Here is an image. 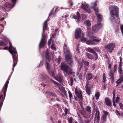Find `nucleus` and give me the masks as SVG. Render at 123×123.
I'll list each match as a JSON object with an SVG mask.
<instances>
[{"label": "nucleus", "instance_id": "58", "mask_svg": "<svg viewBox=\"0 0 123 123\" xmlns=\"http://www.w3.org/2000/svg\"><path fill=\"white\" fill-rule=\"evenodd\" d=\"M60 57L58 59H57V60L58 61V63H59L60 62Z\"/></svg>", "mask_w": 123, "mask_h": 123}, {"label": "nucleus", "instance_id": "47", "mask_svg": "<svg viewBox=\"0 0 123 123\" xmlns=\"http://www.w3.org/2000/svg\"><path fill=\"white\" fill-rule=\"evenodd\" d=\"M117 66L116 65H115L114 67V72H115L117 70Z\"/></svg>", "mask_w": 123, "mask_h": 123}, {"label": "nucleus", "instance_id": "49", "mask_svg": "<svg viewBox=\"0 0 123 123\" xmlns=\"http://www.w3.org/2000/svg\"><path fill=\"white\" fill-rule=\"evenodd\" d=\"M119 105L121 109H123V105L121 103H119Z\"/></svg>", "mask_w": 123, "mask_h": 123}, {"label": "nucleus", "instance_id": "20", "mask_svg": "<svg viewBox=\"0 0 123 123\" xmlns=\"http://www.w3.org/2000/svg\"><path fill=\"white\" fill-rule=\"evenodd\" d=\"M109 75L111 80V82L112 83L114 82V81L115 78L114 74L112 73V71L110 72L109 74Z\"/></svg>", "mask_w": 123, "mask_h": 123}, {"label": "nucleus", "instance_id": "14", "mask_svg": "<svg viewBox=\"0 0 123 123\" xmlns=\"http://www.w3.org/2000/svg\"><path fill=\"white\" fill-rule=\"evenodd\" d=\"M93 111H96L95 113V118L94 121H96V122L97 123L99 122L100 120V117L99 116V111H98L96 109H95V108H94Z\"/></svg>", "mask_w": 123, "mask_h": 123}, {"label": "nucleus", "instance_id": "15", "mask_svg": "<svg viewBox=\"0 0 123 123\" xmlns=\"http://www.w3.org/2000/svg\"><path fill=\"white\" fill-rule=\"evenodd\" d=\"M11 1L13 4H12L8 3H6L5 5L6 7L12 8L16 4V0H11Z\"/></svg>", "mask_w": 123, "mask_h": 123}, {"label": "nucleus", "instance_id": "11", "mask_svg": "<svg viewBox=\"0 0 123 123\" xmlns=\"http://www.w3.org/2000/svg\"><path fill=\"white\" fill-rule=\"evenodd\" d=\"M92 86V84H90L88 81L87 82L86 86V91L88 95H90V94Z\"/></svg>", "mask_w": 123, "mask_h": 123}, {"label": "nucleus", "instance_id": "37", "mask_svg": "<svg viewBox=\"0 0 123 123\" xmlns=\"http://www.w3.org/2000/svg\"><path fill=\"white\" fill-rule=\"evenodd\" d=\"M106 116L103 115L101 117L102 119L103 120V122H104L105 121V120L106 119Z\"/></svg>", "mask_w": 123, "mask_h": 123}, {"label": "nucleus", "instance_id": "5", "mask_svg": "<svg viewBox=\"0 0 123 123\" xmlns=\"http://www.w3.org/2000/svg\"><path fill=\"white\" fill-rule=\"evenodd\" d=\"M61 69L64 71L66 74H70L71 73V70L70 68L66 64L62 63L60 66Z\"/></svg>", "mask_w": 123, "mask_h": 123}, {"label": "nucleus", "instance_id": "55", "mask_svg": "<svg viewBox=\"0 0 123 123\" xmlns=\"http://www.w3.org/2000/svg\"><path fill=\"white\" fill-rule=\"evenodd\" d=\"M51 95L53 96V97H56V95L53 93H52L51 94Z\"/></svg>", "mask_w": 123, "mask_h": 123}, {"label": "nucleus", "instance_id": "43", "mask_svg": "<svg viewBox=\"0 0 123 123\" xmlns=\"http://www.w3.org/2000/svg\"><path fill=\"white\" fill-rule=\"evenodd\" d=\"M103 112L104 113V115H105L107 116V115H108L109 114V113L106 111H103Z\"/></svg>", "mask_w": 123, "mask_h": 123}, {"label": "nucleus", "instance_id": "53", "mask_svg": "<svg viewBox=\"0 0 123 123\" xmlns=\"http://www.w3.org/2000/svg\"><path fill=\"white\" fill-rule=\"evenodd\" d=\"M51 41L50 39L49 40V41H48V45L49 46L50 44H51Z\"/></svg>", "mask_w": 123, "mask_h": 123}, {"label": "nucleus", "instance_id": "29", "mask_svg": "<svg viewBox=\"0 0 123 123\" xmlns=\"http://www.w3.org/2000/svg\"><path fill=\"white\" fill-rule=\"evenodd\" d=\"M103 82L105 84V83L106 81V77L105 75V73H104L103 75Z\"/></svg>", "mask_w": 123, "mask_h": 123}, {"label": "nucleus", "instance_id": "33", "mask_svg": "<svg viewBox=\"0 0 123 123\" xmlns=\"http://www.w3.org/2000/svg\"><path fill=\"white\" fill-rule=\"evenodd\" d=\"M80 38L82 42H84L87 40V39L84 37L83 35L82 36V37H81Z\"/></svg>", "mask_w": 123, "mask_h": 123}, {"label": "nucleus", "instance_id": "9", "mask_svg": "<svg viewBox=\"0 0 123 123\" xmlns=\"http://www.w3.org/2000/svg\"><path fill=\"white\" fill-rule=\"evenodd\" d=\"M83 35V34L82 33V31L80 29L77 28L76 29L75 34V37L76 39H77L80 38L81 36Z\"/></svg>", "mask_w": 123, "mask_h": 123}, {"label": "nucleus", "instance_id": "18", "mask_svg": "<svg viewBox=\"0 0 123 123\" xmlns=\"http://www.w3.org/2000/svg\"><path fill=\"white\" fill-rule=\"evenodd\" d=\"M87 51L92 53L94 54L95 57V58L96 60L98 59V57L97 54L92 49L90 48H88L87 49Z\"/></svg>", "mask_w": 123, "mask_h": 123}, {"label": "nucleus", "instance_id": "10", "mask_svg": "<svg viewBox=\"0 0 123 123\" xmlns=\"http://www.w3.org/2000/svg\"><path fill=\"white\" fill-rule=\"evenodd\" d=\"M47 40L45 39V37L43 35L42 36V37L40 41L39 47L40 48L44 47L46 44Z\"/></svg>", "mask_w": 123, "mask_h": 123}, {"label": "nucleus", "instance_id": "38", "mask_svg": "<svg viewBox=\"0 0 123 123\" xmlns=\"http://www.w3.org/2000/svg\"><path fill=\"white\" fill-rule=\"evenodd\" d=\"M0 45L1 46H6V44L2 41H0Z\"/></svg>", "mask_w": 123, "mask_h": 123}, {"label": "nucleus", "instance_id": "25", "mask_svg": "<svg viewBox=\"0 0 123 123\" xmlns=\"http://www.w3.org/2000/svg\"><path fill=\"white\" fill-rule=\"evenodd\" d=\"M120 78L117 81V83L118 84H119L121 82H122L123 81L122 74H120Z\"/></svg>", "mask_w": 123, "mask_h": 123}, {"label": "nucleus", "instance_id": "52", "mask_svg": "<svg viewBox=\"0 0 123 123\" xmlns=\"http://www.w3.org/2000/svg\"><path fill=\"white\" fill-rule=\"evenodd\" d=\"M68 111V110L67 109H65V115H66L67 114V113ZM63 115H64V114H63Z\"/></svg>", "mask_w": 123, "mask_h": 123}, {"label": "nucleus", "instance_id": "24", "mask_svg": "<svg viewBox=\"0 0 123 123\" xmlns=\"http://www.w3.org/2000/svg\"><path fill=\"white\" fill-rule=\"evenodd\" d=\"M80 17V13L79 12H77V16H74L73 17V18L77 20H76V21L79 22Z\"/></svg>", "mask_w": 123, "mask_h": 123}, {"label": "nucleus", "instance_id": "1", "mask_svg": "<svg viewBox=\"0 0 123 123\" xmlns=\"http://www.w3.org/2000/svg\"><path fill=\"white\" fill-rule=\"evenodd\" d=\"M110 13L111 16V18L112 21L115 22L116 25L119 23L120 19L117 17L118 8L115 6H110Z\"/></svg>", "mask_w": 123, "mask_h": 123}, {"label": "nucleus", "instance_id": "28", "mask_svg": "<svg viewBox=\"0 0 123 123\" xmlns=\"http://www.w3.org/2000/svg\"><path fill=\"white\" fill-rule=\"evenodd\" d=\"M85 55L89 59H92L93 58V57L92 55H90L88 53H86Z\"/></svg>", "mask_w": 123, "mask_h": 123}, {"label": "nucleus", "instance_id": "19", "mask_svg": "<svg viewBox=\"0 0 123 123\" xmlns=\"http://www.w3.org/2000/svg\"><path fill=\"white\" fill-rule=\"evenodd\" d=\"M105 102L106 105L108 106H110L111 105V101L110 100L109 98L107 97H106L105 98Z\"/></svg>", "mask_w": 123, "mask_h": 123}, {"label": "nucleus", "instance_id": "32", "mask_svg": "<svg viewBox=\"0 0 123 123\" xmlns=\"http://www.w3.org/2000/svg\"><path fill=\"white\" fill-rule=\"evenodd\" d=\"M51 81L55 85V87H58L59 84L58 82L52 80H51Z\"/></svg>", "mask_w": 123, "mask_h": 123}, {"label": "nucleus", "instance_id": "42", "mask_svg": "<svg viewBox=\"0 0 123 123\" xmlns=\"http://www.w3.org/2000/svg\"><path fill=\"white\" fill-rule=\"evenodd\" d=\"M73 77H72L71 78L70 80L71 81L70 85L72 86L73 85Z\"/></svg>", "mask_w": 123, "mask_h": 123}, {"label": "nucleus", "instance_id": "17", "mask_svg": "<svg viewBox=\"0 0 123 123\" xmlns=\"http://www.w3.org/2000/svg\"><path fill=\"white\" fill-rule=\"evenodd\" d=\"M53 53H52L51 55L50 56V57L48 50H47L46 51V60H48V61H49V62H50V61L51 60H52L53 58Z\"/></svg>", "mask_w": 123, "mask_h": 123}, {"label": "nucleus", "instance_id": "12", "mask_svg": "<svg viewBox=\"0 0 123 123\" xmlns=\"http://www.w3.org/2000/svg\"><path fill=\"white\" fill-rule=\"evenodd\" d=\"M92 40L91 41L88 40L86 41V43L88 44L94 45L95 44V42H99L100 40L96 37L94 38L93 37H91Z\"/></svg>", "mask_w": 123, "mask_h": 123}, {"label": "nucleus", "instance_id": "31", "mask_svg": "<svg viewBox=\"0 0 123 123\" xmlns=\"http://www.w3.org/2000/svg\"><path fill=\"white\" fill-rule=\"evenodd\" d=\"M86 110L89 112H91V107L89 106L86 107Z\"/></svg>", "mask_w": 123, "mask_h": 123}, {"label": "nucleus", "instance_id": "4", "mask_svg": "<svg viewBox=\"0 0 123 123\" xmlns=\"http://www.w3.org/2000/svg\"><path fill=\"white\" fill-rule=\"evenodd\" d=\"M93 6L92 7H91L92 9H93L94 11H95V13L98 18V22H99L100 23L101 22L102 20V16L101 14L98 13V7L96 6L97 4L96 2H93L92 4Z\"/></svg>", "mask_w": 123, "mask_h": 123}, {"label": "nucleus", "instance_id": "63", "mask_svg": "<svg viewBox=\"0 0 123 123\" xmlns=\"http://www.w3.org/2000/svg\"><path fill=\"white\" fill-rule=\"evenodd\" d=\"M92 67L93 68V69H94V68L95 67V65L94 64H93V65H92Z\"/></svg>", "mask_w": 123, "mask_h": 123}, {"label": "nucleus", "instance_id": "48", "mask_svg": "<svg viewBox=\"0 0 123 123\" xmlns=\"http://www.w3.org/2000/svg\"><path fill=\"white\" fill-rule=\"evenodd\" d=\"M116 113L117 115V116H119L120 115L121 113L117 111L116 110Z\"/></svg>", "mask_w": 123, "mask_h": 123}, {"label": "nucleus", "instance_id": "61", "mask_svg": "<svg viewBox=\"0 0 123 123\" xmlns=\"http://www.w3.org/2000/svg\"><path fill=\"white\" fill-rule=\"evenodd\" d=\"M58 7H57L56 9H55V11L56 12H57L58 11Z\"/></svg>", "mask_w": 123, "mask_h": 123}, {"label": "nucleus", "instance_id": "46", "mask_svg": "<svg viewBox=\"0 0 123 123\" xmlns=\"http://www.w3.org/2000/svg\"><path fill=\"white\" fill-rule=\"evenodd\" d=\"M119 101V98L118 97H117L116 99V103H118Z\"/></svg>", "mask_w": 123, "mask_h": 123}, {"label": "nucleus", "instance_id": "27", "mask_svg": "<svg viewBox=\"0 0 123 123\" xmlns=\"http://www.w3.org/2000/svg\"><path fill=\"white\" fill-rule=\"evenodd\" d=\"M92 74L88 73L87 75L86 79L87 80H89L92 79Z\"/></svg>", "mask_w": 123, "mask_h": 123}, {"label": "nucleus", "instance_id": "64", "mask_svg": "<svg viewBox=\"0 0 123 123\" xmlns=\"http://www.w3.org/2000/svg\"><path fill=\"white\" fill-rule=\"evenodd\" d=\"M87 69H88L87 68H86L85 69V71L86 72H87Z\"/></svg>", "mask_w": 123, "mask_h": 123}, {"label": "nucleus", "instance_id": "8", "mask_svg": "<svg viewBox=\"0 0 123 123\" xmlns=\"http://www.w3.org/2000/svg\"><path fill=\"white\" fill-rule=\"evenodd\" d=\"M115 46V43H111L108 44L106 45L105 47L107 49L108 51L110 53L112 52Z\"/></svg>", "mask_w": 123, "mask_h": 123}, {"label": "nucleus", "instance_id": "56", "mask_svg": "<svg viewBox=\"0 0 123 123\" xmlns=\"http://www.w3.org/2000/svg\"><path fill=\"white\" fill-rule=\"evenodd\" d=\"M3 37L4 38V39L5 40V41L6 42L7 41H8V39L6 38V37L5 36L4 37Z\"/></svg>", "mask_w": 123, "mask_h": 123}, {"label": "nucleus", "instance_id": "44", "mask_svg": "<svg viewBox=\"0 0 123 123\" xmlns=\"http://www.w3.org/2000/svg\"><path fill=\"white\" fill-rule=\"evenodd\" d=\"M68 121L69 123H72L73 121V119L71 117L68 119Z\"/></svg>", "mask_w": 123, "mask_h": 123}, {"label": "nucleus", "instance_id": "7", "mask_svg": "<svg viewBox=\"0 0 123 123\" xmlns=\"http://www.w3.org/2000/svg\"><path fill=\"white\" fill-rule=\"evenodd\" d=\"M103 26L102 24L100 23L99 22H98L97 24L95 25H93L92 27V30L94 32H96L101 29Z\"/></svg>", "mask_w": 123, "mask_h": 123}, {"label": "nucleus", "instance_id": "60", "mask_svg": "<svg viewBox=\"0 0 123 123\" xmlns=\"http://www.w3.org/2000/svg\"><path fill=\"white\" fill-rule=\"evenodd\" d=\"M119 116L122 117H123V113L121 112L120 113V115Z\"/></svg>", "mask_w": 123, "mask_h": 123}, {"label": "nucleus", "instance_id": "51", "mask_svg": "<svg viewBox=\"0 0 123 123\" xmlns=\"http://www.w3.org/2000/svg\"><path fill=\"white\" fill-rule=\"evenodd\" d=\"M122 69L121 68H120L119 69V70L118 71L119 73H120V74H122L123 75V74L122 73H121V71H122Z\"/></svg>", "mask_w": 123, "mask_h": 123}, {"label": "nucleus", "instance_id": "26", "mask_svg": "<svg viewBox=\"0 0 123 123\" xmlns=\"http://www.w3.org/2000/svg\"><path fill=\"white\" fill-rule=\"evenodd\" d=\"M57 79L56 80L58 81H61L62 79V75L61 74H59L56 75Z\"/></svg>", "mask_w": 123, "mask_h": 123}, {"label": "nucleus", "instance_id": "62", "mask_svg": "<svg viewBox=\"0 0 123 123\" xmlns=\"http://www.w3.org/2000/svg\"><path fill=\"white\" fill-rule=\"evenodd\" d=\"M8 49V47H5L3 48V49Z\"/></svg>", "mask_w": 123, "mask_h": 123}, {"label": "nucleus", "instance_id": "3", "mask_svg": "<svg viewBox=\"0 0 123 123\" xmlns=\"http://www.w3.org/2000/svg\"><path fill=\"white\" fill-rule=\"evenodd\" d=\"M10 46L9 47V52L12 55L13 62L14 64L13 65V70L14 67L16 65L17 62V59L16 55L17 53L15 49L13 47L11 44L9 43Z\"/></svg>", "mask_w": 123, "mask_h": 123}, {"label": "nucleus", "instance_id": "50", "mask_svg": "<svg viewBox=\"0 0 123 123\" xmlns=\"http://www.w3.org/2000/svg\"><path fill=\"white\" fill-rule=\"evenodd\" d=\"M115 93L114 91L113 94V100H115Z\"/></svg>", "mask_w": 123, "mask_h": 123}, {"label": "nucleus", "instance_id": "22", "mask_svg": "<svg viewBox=\"0 0 123 123\" xmlns=\"http://www.w3.org/2000/svg\"><path fill=\"white\" fill-rule=\"evenodd\" d=\"M9 80H8L6 82V83L5 85V86L4 87V96H5V94H6V92L7 90V86H8V83H9Z\"/></svg>", "mask_w": 123, "mask_h": 123}, {"label": "nucleus", "instance_id": "2", "mask_svg": "<svg viewBox=\"0 0 123 123\" xmlns=\"http://www.w3.org/2000/svg\"><path fill=\"white\" fill-rule=\"evenodd\" d=\"M63 49L65 58L67 62L69 64H72L73 62L72 56L70 54V51L68 48L65 44H64Z\"/></svg>", "mask_w": 123, "mask_h": 123}, {"label": "nucleus", "instance_id": "36", "mask_svg": "<svg viewBox=\"0 0 123 123\" xmlns=\"http://www.w3.org/2000/svg\"><path fill=\"white\" fill-rule=\"evenodd\" d=\"M119 58H120L119 66L120 67L119 68H121V66L122 65V64H123L122 61V59L121 57H119Z\"/></svg>", "mask_w": 123, "mask_h": 123}, {"label": "nucleus", "instance_id": "39", "mask_svg": "<svg viewBox=\"0 0 123 123\" xmlns=\"http://www.w3.org/2000/svg\"><path fill=\"white\" fill-rule=\"evenodd\" d=\"M51 48L52 49H54L55 51H56V49L54 44H52V45H51Z\"/></svg>", "mask_w": 123, "mask_h": 123}, {"label": "nucleus", "instance_id": "23", "mask_svg": "<svg viewBox=\"0 0 123 123\" xmlns=\"http://www.w3.org/2000/svg\"><path fill=\"white\" fill-rule=\"evenodd\" d=\"M47 19L44 22V24H43V33L42 34V36H43L44 35V33L45 32V28L47 27Z\"/></svg>", "mask_w": 123, "mask_h": 123}, {"label": "nucleus", "instance_id": "54", "mask_svg": "<svg viewBox=\"0 0 123 123\" xmlns=\"http://www.w3.org/2000/svg\"><path fill=\"white\" fill-rule=\"evenodd\" d=\"M112 102H113V106L115 107H116V104H115V100H112Z\"/></svg>", "mask_w": 123, "mask_h": 123}, {"label": "nucleus", "instance_id": "13", "mask_svg": "<svg viewBox=\"0 0 123 123\" xmlns=\"http://www.w3.org/2000/svg\"><path fill=\"white\" fill-rule=\"evenodd\" d=\"M88 5L86 4H83L81 6V9L87 12L88 13H90L91 12L90 8L88 7Z\"/></svg>", "mask_w": 123, "mask_h": 123}, {"label": "nucleus", "instance_id": "57", "mask_svg": "<svg viewBox=\"0 0 123 123\" xmlns=\"http://www.w3.org/2000/svg\"><path fill=\"white\" fill-rule=\"evenodd\" d=\"M43 63V62L41 61L40 62V66H38V67H39L40 66H41L42 65V63Z\"/></svg>", "mask_w": 123, "mask_h": 123}, {"label": "nucleus", "instance_id": "41", "mask_svg": "<svg viewBox=\"0 0 123 123\" xmlns=\"http://www.w3.org/2000/svg\"><path fill=\"white\" fill-rule=\"evenodd\" d=\"M120 29L122 32V33L123 35V25H121L120 26Z\"/></svg>", "mask_w": 123, "mask_h": 123}, {"label": "nucleus", "instance_id": "16", "mask_svg": "<svg viewBox=\"0 0 123 123\" xmlns=\"http://www.w3.org/2000/svg\"><path fill=\"white\" fill-rule=\"evenodd\" d=\"M75 92L78 98L81 99L82 98L81 94V91L80 90L77 89L76 88L75 89Z\"/></svg>", "mask_w": 123, "mask_h": 123}, {"label": "nucleus", "instance_id": "34", "mask_svg": "<svg viewBox=\"0 0 123 123\" xmlns=\"http://www.w3.org/2000/svg\"><path fill=\"white\" fill-rule=\"evenodd\" d=\"M3 97L2 95H1L0 97V101L1 102L0 104V106H1L3 104Z\"/></svg>", "mask_w": 123, "mask_h": 123}, {"label": "nucleus", "instance_id": "30", "mask_svg": "<svg viewBox=\"0 0 123 123\" xmlns=\"http://www.w3.org/2000/svg\"><path fill=\"white\" fill-rule=\"evenodd\" d=\"M77 75L78 77L79 78L80 80L82 79V74L81 73H77Z\"/></svg>", "mask_w": 123, "mask_h": 123}, {"label": "nucleus", "instance_id": "45", "mask_svg": "<svg viewBox=\"0 0 123 123\" xmlns=\"http://www.w3.org/2000/svg\"><path fill=\"white\" fill-rule=\"evenodd\" d=\"M84 64L86 66H88L89 64V62L86 61L84 62Z\"/></svg>", "mask_w": 123, "mask_h": 123}, {"label": "nucleus", "instance_id": "40", "mask_svg": "<svg viewBox=\"0 0 123 123\" xmlns=\"http://www.w3.org/2000/svg\"><path fill=\"white\" fill-rule=\"evenodd\" d=\"M68 93L69 94V95L70 98V100H71V97H72V95L71 92H70V91H68Z\"/></svg>", "mask_w": 123, "mask_h": 123}, {"label": "nucleus", "instance_id": "59", "mask_svg": "<svg viewBox=\"0 0 123 123\" xmlns=\"http://www.w3.org/2000/svg\"><path fill=\"white\" fill-rule=\"evenodd\" d=\"M111 64H109V65H108V68H111Z\"/></svg>", "mask_w": 123, "mask_h": 123}, {"label": "nucleus", "instance_id": "6", "mask_svg": "<svg viewBox=\"0 0 123 123\" xmlns=\"http://www.w3.org/2000/svg\"><path fill=\"white\" fill-rule=\"evenodd\" d=\"M53 66L50 64L48 62H47L46 67L47 70L50 74L53 77H55V74L53 71Z\"/></svg>", "mask_w": 123, "mask_h": 123}, {"label": "nucleus", "instance_id": "35", "mask_svg": "<svg viewBox=\"0 0 123 123\" xmlns=\"http://www.w3.org/2000/svg\"><path fill=\"white\" fill-rule=\"evenodd\" d=\"M95 97L97 99H98L99 97V93L98 92H97L96 93Z\"/></svg>", "mask_w": 123, "mask_h": 123}, {"label": "nucleus", "instance_id": "21", "mask_svg": "<svg viewBox=\"0 0 123 123\" xmlns=\"http://www.w3.org/2000/svg\"><path fill=\"white\" fill-rule=\"evenodd\" d=\"M84 24L87 26L88 29H90V27L91 25V24L89 21L86 20L84 22Z\"/></svg>", "mask_w": 123, "mask_h": 123}]
</instances>
